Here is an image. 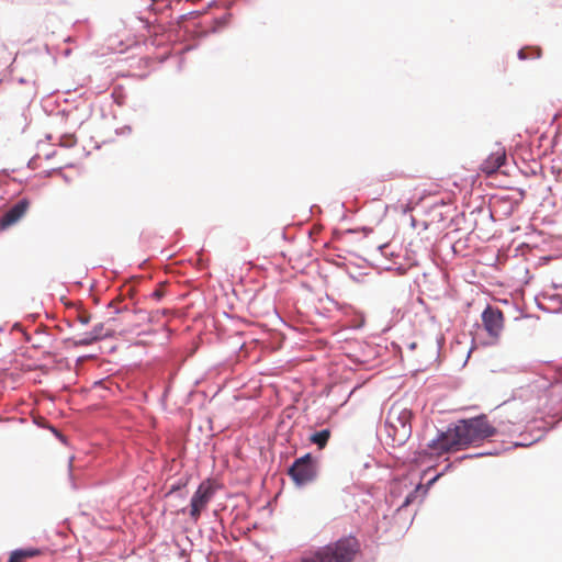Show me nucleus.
<instances>
[{"label":"nucleus","instance_id":"1","mask_svg":"<svg viewBox=\"0 0 562 562\" xmlns=\"http://www.w3.org/2000/svg\"><path fill=\"white\" fill-rule=\"evenodd\" d=\"M496 428L493 427L485 416H479L468 420H462L453 428H448L441 432L437 439L429 443V448L438 454L451 451H458L474 445L484 439L493 437Z\"/></svg>","mask_w":562,"mask_h":562},{"label":"nucleus","instance_id":"2","mask_svg":"<svg viewBox=\"0 0 562 562\" xmlns=\"http://www.w3.org/2000/svg\"><path fill=\"white\" fill-rule=\"evenodd\" d=\"M361 551L356 537L348 536L319 548L303 558V562H353Z\"/></svg>","mask_w":562,"mask_h":562},{"label":"nucleus","instance_id":"3","mask_svg":"<svg viewBox=\"0 0 562 562\" xmlns=\"http://www.w3.org/2000/svg\"><path fill=\"white\" fill-rule=\"evenodd\" d=\"M412 416V411L404 403L396 402L390 407L385 426L396 445H402L409 438Z\"/></svg>","mask_w":562,"mask_h":562},{"label":"nucleus","instance_id":"4","mask_svg":"<svg viewBox=\"0 0 562 562\" xmlns=\"http://www.w3.org/2000/svg\"><path fill=\"white\" fill-rule=\"evenodd\" d=\"M288 473L296 485H306L317 476L316 462L310 453H306L294 461Z\"/></svg>","mask_w":562,"mask_h":562},{"label":"nucleus","instance_id":"5","mask_svg":"<svg viewBox=\"0 0 562 562\" xmlns=\"http://www.w3.org/2000/svg\"><path fill=\"white\" fill-rule=\"evenodd\" d=\"M213 496V484L210 481L202 482L191 498L190 517L194 522L199 520L202 510L206 508Z\"/></svg>","mask_w":562,"mask_h":562},{"label":"nucleus","instance_id":"6","mask_svg":"<svg viewBox=\"0 0 562 562\" xmlns=\"http://www.w3.org/2000/svg\"><path fill=\"white\" fill-rule=\"evenodd\" d=\"M484 329L493 337H499L504 328V315L498 308L487 306L482 314Z\"/></svg>","mask_w":562,"mask_h":562},{"label":"nucleus","instance_id":"7","mask_svg":"<svg viewBox=\"0 0 562 562\" xmlns=\"http://www.w3.org/2000/svg\"><path fill=\"white\" fill-rule=\"evenodd\" d=\"M506 161V153L502 147H497L490 156L481 164V171L487 176L496 172Z\"/></svg>","mask_w":562,"mask_h":562},{"label":"nucleus","instance_id":"8","mask_svg":"<svg viewBox=\"0 0 562 562\" xmlns=\"http://www.w3.org/2000/svg\"><path fill=\"white\" fill-rule=\"evenodd\" d=\"M29 209V202L26 200H21L15 203L5 214L2 216L0 221L1 227L5 228L13 224H15L19 220H21Z\"/></svg>","mask_w":562,"mask_h":562},{"label":"nucleus","instance_id":"9","mask_svg":"<svg viewBox=\"0 0 562 562\" xmlns=\"http://www.w3.org/2000/svg\"><path fill=\"white\" fill-rule=\"evenodd\" d=\"M40 554L41 550L36 548L16 549L10 553L8 562H25V560L35 558Z\"/></svg>","mask_w":562,"mask_h":562},{"label":"nucleus","instance_id":"10","mask_svg":"<svg viewBox=\"0 0 562 562\" xmlns=\"http://www.w3.org/2000/svg\"><path fill=\"white\" fill-rule=\"evenodd\" d=\"M549 395L553 405L562 403V372L560 373V380L550 385Z\"/></svg>","mask_w":562,"mask_h":562},{"label":"nucleus","instance_id":"11","mask_svg":"<svg viewBox=\"0 0 562 562\" xmlns=\"http://www.w3.org/2000/svg\"><path fill=\"white\" fill-rule=\"evenodd\" d=\"M330 437V430L329 429H323L321 431H317L311 436V441L315 445H317L321 449H323Z\"/></svg>","mask_w":562,"mask_h":562},{"label":"nucleus","instance_id":"12","mask_svg":"<svg viewBox=\"0 0 562 562\" xmlns=\"http://www.w3.org/2000/svg\"><path fill=\"white\" fill-rule=\"evenodd\" d=\"M98 340V335H93L91 336L90 333H86L83 335H81L76 341H75V345L76 346H89L91 344H93L94 341Z\"/></svg>","mask_w":562,"mask_h":562},{"label":"nucleus","instance_id":"13","mask_svg":"<svg viewBox=\"0 0 562 562\" xmlns=\"http://www.w3.org/2000/svg\"><path fill=\"white\" fill-rule=\"evenodd\" d=\"M122 302V299L121 296H117L116 299L112 300L110 303H109V308H112L114 311L115 314H120L124 311H126V306H123V307H119V304Z\"/></svg>","mask_w":562,"mask_h":562},{"label":"nucleus","instance_id":"14","mask_svg":"<svg viewBox=\"0 0 562 562\" xmlns=\"http://www.w3.org/2000/svg\"><path fill=\"white\" fill-rule=\"evenodd\" d=\"M90 334L91 336L98 335V340L106 336V334H103V324L95 325Z\"/></svg>","mask_w":562,"mask_h":562},{"label":"nucleus","instance_id":"15","mask_svg":"<svg viewBox=\"0 0 562 562\" xmlns=\"http://www.w3.org/2000/svg\"><path fill=\"white\" fill-rule=\"evenodd\" d=\"M136 314L139 316V322H142V323L150 321L149 314L145 311L139 310L136 312Z\"/></svg>","mask_w":562,"mask_h":562},{"label":"nucleus","instance_id":"16","mask_svg":"<svg viewBox=\"0 0 562 562\" xmlns=\"http://www.w3.org/2000/svg\"><path fill=\"white\" fill-rule=\"evenodd\" d=\"M78 321H79L82 325H87V324H89V322H90V315H88V314H86V313L79 314V315H78Z\"/></svg>","mask_w":562,"mask_h":562},{"label":"nucleus","instance_id":"17","mask_svg":"<svg viewBox=\"0 0 562 562\" xmlns=\"http://www.w3.org/2000/svg\"><path fill=\"white\" fill-rule=\"evenodd\" d=\"M165 295V292L162 291L161 288L159 289H156L153 293H151V296L155 299V300H160L162 296Z\"/></svg>","mask_w":562,"mask_h":562},{"label":"nucleus","instance_id":"18","mask_svg":"<svg viewBox=\"0 0 562 562\" xmlns=\"http://www.w3.org/2000/svg\"><path fill=\"white\" fill-rule=\"evenodd\" d=\"M518 56L520 59H526L528 56H527V50L526 49H520L519 53H518Z\"/></svg>","mask_w":562,"mask_h":562},{"label":"nucleus","instance_id":"19","mask_svg":"<svg viewBox=\"0 0 562 562\" xmlns=\"http://www.w3.org/2000/svg\"><path fill=\"white\" fill-rule=\"evenodd\" d=\"M387 247H389L387 245H383V246H381V247H380L381 252H382L383 255H386V249H387Z\"/></svg>","mask_w":562,"mask_h":562},{"label":"nucleus","instance_id":"20","mask_svg":"<svg viewBox=\"0 0 562 562\" xmlns=\"http://www.w3.org/2000/svg\"><path fill=\"white\" fill-rule=\"evenodd\" d=\"M127 295L128 296H133L134 295V289L132 286L128 288Z\"/></svg>","mask_w":562,"mask_h":562},{"label":"nucleus","instance_id":"21","mask_svg":"<svg viewBox=\"0 0 562 562\" xmlns=\"http://www.w3.org/2000/svg\"><path fill=\"white\" fill-rule=\"evenodd\" d=\"M75 142L76 140H75L74 136H70L67 145H72Z\"/></svg>","mask_w":562,"mask_h":562}]
</instances>
